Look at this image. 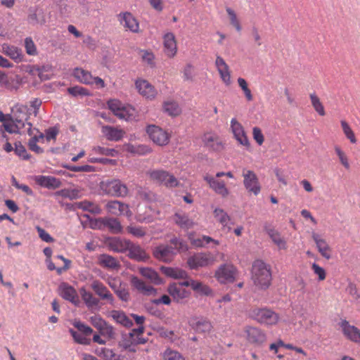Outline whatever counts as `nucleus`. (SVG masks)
<instances>
[{
  "mask_svg": "<svg viewBox=\"0 0 360 360\" xmlns=\"http://www.w3.org/2000/svg\"><path fill=\"white\" fill-rule=\"evenodd\" d=\"M170 243L175 250L176 253L179 251H186L188 249L186 244L182 240L177 238L171 239Z\"/></svg>",
  "mask_w": 360,
  "mask_h": 360,
  "instance_id": "69168bd1",
  "label": "nucleus"
},
{
  "mask_svg": "<svg viewBox=\"0 0 360 360\" xmlns=\"http://www.w3.org/2000/svg\"><path fill=\"white\" fill-rule=\"evenodd\" d=\"M128 233L135 237L141 238L146 235V231L141 226H129L127 228Z\"/></svg>",
  "mask_w": 360,
  "mask_h": 360,
  "instance_id": "774afa93",
  "label": "nucleus"
},
{
  "mask_svg": "<svg viewBox=\"0 0 360 360\" xmlns=\"http://www.w3.org/2000/svg\"><path fill=\"white\" fill-rule=\"evenodd\" d=\"M205 180L208 183L210 187L217 194L222 197H226L229 191L226 186L224 181L218 180L214 176H205Z\"/></svg>",
  "mask_w": 360,
  "mask_h": 360,
  "instance_id": "a878e982",
  "label": "nucleus"
},
{
  "mask_svg": "<svg viewBox=\"0 0 360 360\" xmlns=\"http://www.w3.org/2000/svg\"><path fill=\"white\" fill-rule=\"evenodd\" d=\"M163 359L164 360H185L179 352L171 349H167L164 352Z\"/></svg>",
  "mask_w": 360,
  "mask_h": 360,
  "instance_id": "680f3d73",
  "label": "nucleus"
},
{
  "mask_svg": "<svg viewBox=\"0 0 360 360\" xmlns=\"http://www.w3.org/2000/svg\"><path fill=\"white\" fill-rule=\"evenodd\" d=\"M311 269L313 270L314 274L316 276H317L318 280L319 281H322L326 279V270L323 267L320 266L316 263H313L311 264Z\"/></svg>",
  "mask_w": 360,
  "mask_h": 360,
  "instance_id": "338daca9",
  "label": "nucleus"
},
{
  "mask_svg": "<svg viewBox=\"0 0 360 360\" xmlns=\"http://www.w3.org/2000/svg\"><path fill=\"white\" fill-rule=\"evenodd\" d=\"M139 274L150 283L160 285L163 283L157 271L150 267H139Z\"/></svg>",
  "mask_w": 360,
  "mask_h": 360,
  "instance_id": "2f4dec72",
  "label": "nucleus"
},
{
  "mask_svg": "<svg viewBox=\"0 0 360 360\" xmlns=\"http://www.w3.org/2000/svg\"><path fill=\"white\" fill-rule=\"evenodd\" d=\"M103 279L114 292L122 285V281L118 277L109 276L107 277H103Z\"/></svg>",
  "mask_w": 360,
  "mask_h": 360,
  "instance_id": "052dcab7",
  "label": "nucleus"
},
{
  "mask_svg": "<svg viewBox=\"0 0 360 360\" xmlns=\"http://www.w3.org/2000/svg\"><path fill=\"white\" fill-rule=\"evenodd\" d=\"M25 48L26 53L30 56H36L37 54V49L33 40L30 37H27L25 39Z\"/></svg>",
  "mask_w": 360,
  "mask_h": 360,
  "instance_id": "0e129e2a",
  "label": "nucleus"
},
{
  "mask_svg": "<svg viewBox=\"0 0 360 360\" xmlns=\"http://www.w3.org/2000/svg\"><path fill=\"white\" fill-rule=\"evenodd\" d=\"M215 257L210 252H199L190 257L187 264L190 269H198L212 265L215 262Z\"/></svg>",
  "mask_w": 360,
  "mask_h": 360,
  "instance_id": "6e6552de",
  "label": "nucleus"
},
{
  "mask_svg": "<svg viewBox=\"0 0 360 360\" xmlns=\"http://www.w3.org/2000/svg\"><path fill=\"white\" fill-rule=\"evenodd\" d=\"M248 316L266 326H275L280 321L278 314L268 308H252L249 310Z\"/></svg>",
  "mask_w": 360,
  "mask_h": 360,
  "instance_id": "7ed1b4c3",
  "label": "nucleus"
},
{
  "mask_svg": "<svg viewBox=\"0 0 360 360\" xmlns=\"http://www.w3.org/2000/svg\"><path fill=\"white\" fill-rule=\"evenodd\" d=\"M135 88L141 96L148 100H154L158 95V91L155 86L144 79H136Z\"/></svg>",
  "mask_w": 360,
  "mask_h": 360,
  "instance_id": "f8f14e48",
  "label": "nucleus"
},
{
  "mask_svg": "<svg viewBox=\"0 0 360 360\" xmlns=\"http://www.w3.org/2000/svg\"><path fill=\"white\" fill-rule=\"evenodd\" d=\"M130 283L135 290L143 295H154L157 293L155 288L136 276H130Z\"/></svg>",
  "mask_w": 360,
  "mask_h": 360,
  "instance_id": "aec40b11",
  "label": "nucleus"
},
{
  "mask_svg": "<svg viewBox=\"0 0 360 360\" xmlns=\"http://www.w3.org/2000/svg\"><path fill=\"white\" fill-rule=\"evenodd\" d=\"M244 333L247 340L251 344L260 345L266 340V333L257 327L246 326Z\"/></svg>",
  "mask_w": 360,
  "mask_h": 360,
  "instance_id": "ddd939ff",
  "label": "nucleus"
},
{
  "mask_svg": "<svg viewBox=\"0 0 360 360\" xmlns=\"http://www.w3.org/2000/svg\"><path fill=\"white\" fill-rule=\"evenodd\" d=\"M110 317L124 327L130 328L133 325L132 321L122 311L112 310L110 313Z\"/></svg>",
  "mask_w": 360,
  "mask_h": 360,
  "instance_id": "c9c22d12",
  "label": "nucleus"
},
{
  "mask_svg": "<svg viewBox=\"0 0 360 360\" xmlns=\"http://www.w3.org/2000/svg\"><path fill=\"white\" fill-rule=\"evenodd\" d=\"M204 146L210 150L219 151L223 149L224 145L219 136L214 131H207L202 136Z\"/></svg>",
  "mask_w": 360,
  "mask_h": 360,
  "instance_id": "6ab92c4d",
  "label": "nucleus"
},
{
  "mask_svg": "<svg viewBox=\"0 0 360 360\" xmlns=\"http://www.w3.org/2000/svg\"><path fill=\"white\" fill-rule=\"evenodd\" d=\"M75 206L78 209L89 212L94 214H100L102 212V210L98 205L88 200L78 202L75 204Z\"/></svg>",
  "mask_w": 360,
  "mask_h": 360,
  "instance_id": "ea45409f",
  "label": "nucleus"
},
{
  "mask_svg": "<svg viewBox=\"0 0 360 360\" xmlns=\"http://www.w3.org/2000/svg\"><path fill=\"white\" fill-rule=\"evenodd\" d=\"M105 227H108L114 233L122 231L120 222L115 218H105Z\"/></svg>",
  "mask_w": 360,
  "mask_h": 360,
  "instance_id": "5fc2aeb1",
  "label": "nucleus"
},
{
  "mask_svg": "<svg viewBox=\"0 0 360 360\" xmlns=\"http://www.w3.org/2000/svg\"><path fill=\"white\" fill-rule=\"evenodd\" d=\"M268 235L270 237L272 242L277 246L278 250H287V240L285 239L283 236H281V234L278 231L274 229H271L268 231Z\"/></svg>",
  "mask_w": 360,
  "mask_h": 360,
  "instance_id": "e433bc0d",
  "label": "nucleus"
},
{
  "mask_svg": "<svg viewBox=\"0 0 360 360\" xmlns=\"http://www.w3.org/2000/svg\"><path fill=\"white\" fill-rule=\"evenodd\" d=\"M334 150L337 157L338 158L340 163L342 165V167L347 170L349 169L351 165L349 162V157L346 153L339 146H335Z\"/></svg>",
  "mask_w": 360,
  "mask_h": 360,
  "instance_id": "de8ad7c7",
  "label": "nucleus"
},
{
  "mask_svg": "<svg viewBox=\"0 0 360 360\" xmlns=\"http://www.w3.org/2000/svg\"><path fill=\"white\" fill-rule=\"evenodd\" d=\"M340 124L345 137L350 141L351 143H356L357 140L354 132L349 124L345 120H341Z\"/></svg>",
  "mask_w": 360,
  "mask_h": 360,
  "instance_id": "603ef678",
  "label": "nucleus"
},
{
  "mask_svg": "<svg viewBox=\"0 0 360 360\" xmlns=\"http://www.w3.org/2000/svg\"><path fill=\"white\" fill-rule=\"evenodd\" d=\"M131 241L120 238H112L108 240L109 248L117 252H124L128 250Z\"/></svg>",
  "mask_w": 360,
  "mask_h": 360,
  "instance_id": "72a5a7b5",
  "label": "nucleus"
},
{
  "mask_svg": "<svg viewBox=\"0 0 360 360\" xmlns=\"http://www.w3.org/2000/svg\"><path fill=\"white\" fill-rule=\"evenodd\" d=\"M167 292L176 302H179L190 295V292L176 283L169 285Z\"/></svg>",
  "mask_w": 360,
  "mask_h": 360,
  "instance_id": "473e14b6",
  "label": "nucleus"
},
{
  "mask_svg": "<svg viewBox=\"0 0 360 360\" xmlns=\"http://www.w3.org/2000/svg\"><path fill=\"white\" fill-rule=\"evenodd\" d=\"M242 176L243 185L248 193L257 195L261 192L262 186L257 174L252 170L243 169Z\"/></svg>",
  "mask_w": 360,
  "mask_h": 360,
  "instance_id": "0eeeda50",
  "label": "nucleus"
},
{
  "mask_svg": "<svg viewBox=\"0 0 360 360\" xmlns=\"http://www.w3.org/2000/svg\"><path fill=\"white\" fill-rule=\"evenodd\" d=\"M213 214L217 221H218L223 228H227L229 230H231L230 224H231V220L226 212L218 207L214 209Z\"/></svg>",
  "mask_w": 360,
  "mask_h": 360,
  "instance_id": "4c0bfd02",
  "label": "nucleus"
},
{
  "mask_svg": "<svg viewBox=\"0 0 360 360\" xmlns=\"http://www.w3.org/2000/svg\"><path fill=\"white\" fill-rule=\"evenodd\" d=\"M81 297L88 308L97 307L99 304V300L91 292L87 291L84 288L79 290Z\"/></svg>",
  "mask_w": 360,
  "mask_h": 360,
  "instance_id": "58836bf2",
  "label": "nucleus"
},
{
  "mask_svg": "<svg viewBox=\"0 0 360 360\" xmlns=\"http://www.w3.org/2000/svg\"><path fill=\"white\" fill-rule=\"evenodd\" d=\"M231 130L238 143L243 146H250V141L244 127L236 118H232L231 120Z\"/></svg>",
  "mask_w": 360,
  "mask_h": 360,
  "instance_id": "dca6fc26",
  "label": "nucleus"
},
{
  "mask_svg": "<svg viewBox=\"0 0 360 360\" xmlns=\"http://www.w3.org/2000/svg\"><path fill=\"white\" fill-rule=\"evenodd\" d=\"M188 323L192 328L199 333H207L210 331L212 328L210 322L202 317H191Z\"/></svg>",
  "mask_w": 360,
  "mask_h": 360,
  "instance_id": "cd10ccee",
  "label": "nucleus"
},
{
  "mask_svg": "<svg viewBox=\"0 0 360 360\" xmlns=\"http://www.w3.org/2000/svg\"><path fill=\"white\" fill-rule=\"evenodd\" d=\"M31 112L27 105L17 104L12 109V115L0 112V122L4 129L10 134H22L27 132L29 136L33 134L32 124L28 122Z\"/></svg>",
  "mask_w": 360,
  "mask_h": 360,
  "instance_id": "f257e3e1",
  "label": "nucleus"
},
{
  "mask_svg": "<svg viewBox=\"0 0 360 360\" xmlns=\"http://www.w3.org/2000/svg\"><path fill=\"white\" fill-rule=\"evenodd\" d=\"M226 12L228 15L230 25L236 30V32H240L242 30V25L237 13L231 7H226Z\"/></svg>",
  "mask_w": 360,
  "mask_h": 360,
  "instance_id": "79ce46f5",
  "label": "nucleus"
},
{
  "mask_svg": "<svg viewBox=\"0 0 360 360\" xmlns=\"http://www.w3.org/2000/svg\"><path fill=\"white\" fill-rule=\"evenodd\" d=\"M215 66L222 82L227 86H230L232 83L231 70L228 64L220 56L216 57Z\"/></svg>",
  "mask_w": 360,
  "mask_h": 360,
  "instance_id": "f3484780",
  "label": "nucleus"
},
{
  "mask_svg": "<svg viewBox=\"0 0 360 360\" xmlns=\"http://www.w3.org/2000/svg\"><path fill=\"white\" fill-rule=\"evenodd\" d=\"M32 136H33L28 143L30 149L37 154L43 153V149L37 145V142L44 140V135L42 133H39V135H36L33 133Z\"/></svg>",
  "mask_w": 360,
  "mask_h": 360,
  "instance_id": "09e8293b",
  "label": "nucleus"
},
{
  "mask_svg": "<svg viewBox=\"0 0 360 360\" xmlns=\"http://www.w3.org/2000/svg\"><path fill=\"white\" fill-rule=\"evenodd\" d=\"M69 332L77 343L85 345L90 344V340L86 337V335L77 332L72 328L69 329Z\"/></svg>",
  "mask_w": 360,
  "mask_h": 360,
  "instance_id": "13d9d810",
  "label": "nucleus"
},
{
  "mask_svg": "<svg viewBox=\"0 0 360 360\" xmlns=\"http://www.w3.org/2000/svg\"><path fill=\"white\" fill-rule=\"evenodd\" d=\"M311 237L321 257L326 259H330L332 257V248L323 236L313 231L311 233Z\"/></svg>",
  "mask_w": 360,
  "mask_h": 360,
  "instance_id": "9d476101",
  "label": "nucleus"
},
{
  "mask_svg": "<svg viewBox=\"0 0 360 360\" xmlns=\"http://www.w3.org/2000/svg\"><path fill=\"white\" fill-rule=\"evenodd\" d=\"M99 264L105 268L116 269L120 266V262L113 257L108 255H101L98 257Z\"/></svg>",
  "mask_w": 360,
  "mask_h": 360,
  "instance_id": "a19ab883",
  "label": "nucleus"
},
{
  "mask_svg": "<svg viewBox=\"0 0 360 360\" xmlns=\"http://www.w3.org/2000/svg\"><path fill=\"white\" fill-rule=\"evenodd\" d=\"M34 179L38 185L47 188H57L61 185L60 181L52 176L38 175Z\"/></svg>",
  "mask_w": 360,
  "mask_h": 360,
  "instance_id": "c756f323",
  "label": "nucleus"
},
{
  "mask_svg": "<svg viewBox=\"0 0 360 360\" xmlns=\"http://www.w3.org/2000/svg\"><path fill=\"white\" fill-rule=\"evenodd\" d=\"M341 328L345 336L349 340L360 343V330L354 326L350 325L347 321L341 322Z\"/></svg>",
  "mask_w": 360,
  "mask_h": 360,
  "instance_id": "bb28decb",
  "label": "nucleus"
},
{
  "mask_svg": "<svg viewBox=\"0 0 360 360\" xmlns=\"http://www.w3.org/2000/svg\"><path fill=\"white\" fill-rule=\"evenodd\" d=\"M162 271L167 276L174 279H181L187 278V272L181 269L162 267Z\"/></svg>",
  "mask_w": 360,
  "mask_h": 360,
  "instance_id": "37998d69",
  "label": "nucleus"
},
{
  "mask_svg": "<svg viewBox=\"0 0 360 360\" xmlns=\"http://www.w3.org/2000/svg\"><path fill=\"white\" fill-rule=\"evenodd\" d=\"M60 295L64 299L71 302L75 305L79 303L77 293L74 288L66 283H63L60 285Z\"/></svg>",
  "mask_w": 360,
  "mask_h": 360,
  "instance_id": "f704fd0d",
  "label": "nucleus"
},
{
  "mask_svg": "<svg viewBox=\"0 0 360 360\" xmlns=\"http://www.w3.org/2000/svg\"><path fill=\"white\" fill-rule=\"evenodd\" d=\"M150 179L167 188H175L179 186V181L172 174L163 169H151L147 172Z\"/></svg>",
  "mask_w": 360,
  "mask_h": 360,
  "instance_id": "423d86ee",
  "label": "nucleus"
},
{
  "mask_svg": "<svg viewBox=\"0 0 360 360\" xmlns=\"http://www.w3.org/2000/svg\"><path fill=\"white\" fill-rule=\"evenodd\" d=\"M100 188L105 194L117 198H123L128 195L127 186L118 179H112L103 181L100 184Z\"/></svg>",
  "mask_w": 360,
  "mask_h": 360,
  "instance_id": "39448f33",
  "label": "nucleus"
},
{
  "mask_svg": "<svg viewBox=\"0 0 360 360\" xmlns=\"http://www.w3.org/2000/svg\"><path fill=\"white\" fill-rule=\"evenodd\" d=\"M252 280L258 288L266 289L271 284V267L262 260H256L252 266Z\"/></svg>",
  "mask_w": 360,
  "mask_h": 360,
  "instance_id": "f03ea898",
  "label": "nucleus"
},
{
  "mask_svg": "<svg viewBox=\"0 0 360 360\" xmlns=\"http://www.w3.org/2000/svg\"><path fill=\"white\" fill-rule=\"evenodd\" d=\"M345 292L354 302H356L360 299V290L358 289L356 285L352 282L349 283L347 285Z\"/></svg>",
  "mask_w": 360,
  "mask_h": 360,
  "instance_id": "4d7b16f0",
  "label": "nucleus"
},
{
  "mask_svg": "<svg viewBox=\"0 0 360 360\" xmlns=\"http://www.w3.org/2000/svg\"><path fill=\"white\" fill-rule=\"evenodd\" d=\"M1 51L16 63H20L23 60L24 55L22 50L16 46L4 44L1 46Z\"/></svg>",
  "mask_w": 360,
  "mask_h": 360,
  "instance_id": "7c9ffc66",
  "label": "nucleus"
},
{
  "mask_svg": "<svg viewBox=\"0 0 360 360\" xmlns=\"http://www.w3.org/2000/svg\"><path fill=\"white\" fill-rule=\"evenodd\" d=\"M239 87L241 89L243 92L244 93L245 97L247 101H251L253 99V96L250 89L248 87V84L247 81L242 77H239L237 79Z\"/></svg>",
  "mask_w": 360,
  "mask_h": 360,
  "instance_id": "6e6d98bb",
  "label": "nucleus"
},
{
  "mask_svg": "<svg viewBox=\"0 0 360 360\" xmlns=\"http://www.w3.org/2000/svg\"><path fill=\"white\" fill-rule=\"evenodd\" d=\"M91 289L103 300H106L110 304H113L115 299L112 294L107 287L98 280H94L91 283Z\"/></svg>",
  "mask_w": 360,
  "mask_h": 360,
  "instance_id": "b1692460",
  "label": "nucleus"
},
{
  "mask_svg": "<svg viewBox=\"0 0 360 360\" xmlns=\"http://www.w3.org/2000/svg\"><path fill=\"white\" fill-rule=\"evenodd\" d=\"M192 290L200 295L210 296L212 294V290L204 283L199 281H194Z\"/></svg>",
  "mask_w": 360,
  "mask_h": 360,
  "instance_id": "a18cd8bd",
  "label": "nucleus"
},
{
  "mask_svg": "<svg viewBox=\"0 0 360 360\" xmlns=\"http://www.w3.org/2000/svg\"><path fill=\"white\" fill-rule=\"evenodd\" d=\"M309 98L311 100V105L314 108V110L320 116H324L326 115L325 108L318 96L316 94H311L309 95Z\"/></svg>",
  "mask_w": 360,
  "mask_h": 360,
  "instance_id": "8fccbe9b",
  "label": "nucleus"
},
{
  "mask_svg": "<svg viewBox=\"0 0 360 360\" xmlns=\"http://www.w3.org/2000/svg\"><path fill=\"white\" fill-rule=\"evenodd\" d=\"M153 255L159 260L169 262L172 261L174 255H176V251L172 245H162L155 248Z\"/></svg>",
  "mask_w": 360,
  "mask_h": 360,
  "instance_id": "393cba45",
  "label": "nucleus"
},
{
  "mask_svg": "<svg viewBox=\"0 0 360 360\" xmlns=\"http://www.w3.org/2000/svg\"><path fill=\"white\" fill-rule=\"evenodd\" d=\"M105 208L109 213L116 216H126L130 218L132 216V212L130 210L129 205L118 200L109 201L105 205Z\"/></svg>",
  "mask_w": 360,
  "mask_h": 360,
  "instance_id": "2eb2a0df",
  "label": "nucleus"
},
{
  "mask_svg": "<svg viewBox=\"0 0 360 360\" xmlns=\"http://www.w3.org/2000/svg\"><path fill=\"white\" fill-rule=\"evenodd\" d=\"M117 20L120 25L123 26L126 30L134 33L139 31V23L136 18L129 12H122L117 15Z\"/></svg>",
  "mask_w": 360,
  "mask_h": 360,
  "instance_id": "4468645a",
  "label": "nucleus"
},
{
  "mask_svg": "<svg viewBox=\"0 0 360 360\" xmlns=\"http://www.w3.org/2000/svg\"><path fill=\"white\" fill-rule=\"evenodd\" d=\"M172 219L179 227L184 230L193 229L197 225V222L188 214L184 212H176Z\"/></svg>",
  "mask_w": 360,
  "mask_h": 360,
  "instance_id": "5701e85b",
  "label": "nucleus"
},
{
  "mask_svg": "<svg viewBox=\"0 0 360 360\" xmlns=\"http://www.w3.org/2000/svg\"><path fill=\"white\" fill-rule=\"evenodd\" d=\"M108 108L120 120L129 121L136 117V111L130 105L122 103L117 99H110L107 103Z\"/></svg>",
  "mask_w": 360,
  "mask_h": 360,
  "instance_id": "20e7f679",
  "label": "nucleus"
},
{
  "mask_svg": "<svg viewBox=\"0 0 360 360\" xmlns=\"http://www.w3.org/2000/svg\"><path fill=\"white\" fill-rule=\"evenodd\" d=\"M236 274V268L229 264L221 265L215 271L214 277L218 282L222 284L232 283L235 280Z\"/></svg>",
  "mask_w": 360,
  "mask_h": 360,
  "instance_id": "9b49d317",
  "label": "nucleus"
},
{
  "mask_svg": "<svg viewBox=\"0 0 360 360\" xmlns=\"http://www.w3.org/2000/svg\"><path fill=\"white\" fill-rule=\"evenodd\" d=\"M103 136L108 141H119L122 139L126 132L120 127L101 125Z\"/></svg>",
  "mask_w": 360,
  "mask_h": 360,
  "instance_id": "a211bd4d",
  "label": "nucleus"
},
{
  "mask_svg": "<svg viewBox=\"0 0 360 360\" xmlns=\"http://www.w3.org/2000/svg\"><path fill=\"white\" fill-rule=\"evenodd\" d=\"M163 109L165 112L171 116H176L181 113V108L176 102L169 101L164 103Z\"/></svg>",
  "mask_w": 360,
  "mask_h": 360,
  "instance_id": "3c124183",
  "label": "nucleus"
},
{
  "mask_svg": "<svg viewBox=\"0 0 360 360\" xmlns=\"http://www.w3.org/2000/svg\"><path fill=\"white\" fill-rule=\"evenodd\" d=\"M90 323L96 328L103 335L112 338L115 333L113 328L107 323L99 315H94L89 319Z\"/></svg>",
  "mask_w": 360,
  "mask_h": 360,
  "instance_id": "412c9836",
  "label": "nucleus"
},
{
  "mask_svg": "<svg viewBox=\"0 0 360 360\" xmlns=\"http://www.w3.org/2000/svg\"><path fill=\"white\" fill-rule=\"evenodd\" d=\"M193 234L190 233L188 235V239L191 240V243L196 247H203L205 245L209 244L210 243H213L214 245H219V241L212 238L210 236H203L202 238L198 239L193 238Z\"/></svg>",
  "mask_w": 360,
  "mask_h": 360,
  "instance_id": "49530a36",
  "label": "nucleus"
},
{
  "mask_svg": "<svg viewBox=\"0 0 360 360\" xmlns=\"http://www.w3.org/2000/svg\"><path fill=\"white\" fill-rule=\"evenodd\" d=\"M73 76L81 83L90 84L92 79V75L90 72L77 68L73 71Z\"/></svg>",
  "mask_w": 360,
  "mask_h": 360,
  "instance_id": "c03bdc74",
  "label": "nucleus"
},
{
  "mask_svg": "<svg viewBox=\"0 0 360 360\" xmlns=\"http://www.w3.org/2000/svg\"><path fill=\"white\" fill-rule=\"evenodd\" d=\"M163 51L168 58H174L177 53V44L175 35L167 32L163 36Z\"/></svg>",
  "mask_w": 360,
  "mask_h": 360,
  "instance_id": "4be33fe9",
  "label": "nucleus"
},
{
  "mask_svg": "<svg viewBox=\"0 0 360 360\" xmlns=\"http://www.w3.org/2000/svg\"><path fill=\"white\" fill-rule=\"evenodd\" d=\"M61 196L69 198L70 200L77 199L80 197V191L79 189H63L58 192Z\"/></svg>",
  "mask_w": 360,
  "mask_h": 360,
  "instance_id": "bf43d9fd",
  "label": "nucleus"
},
{
  "mask_svg": "<svg viewBox=\"0 0 360 360\" xmlns=\"http://www.w3.org/2000/svg\"><path fill=\"white\" fill-rule=\"evenodd\" d=\"M134 339L130 338V333L128 336L125 337L122 342H120V345L126 350H129V352H136L135 345L134 342Z\"/></svg>",
  "mask_w": 360,
  "mask_h": 360,
  "instance_id": "e2e57ef3",
  "label": "nucleus"
},
{
  "mask_svg": "<svg viewBox=\"0 0 360 360\" xmlns=\"http://www.w3.org/2000/svg\"><path fill=\"white\" fill-rule=\"evenodd\" d=\"M146 131L150 140L158 146H166L169 142V134L158 126L150 125L147 127Z\"/></svg>",
  "mask_w": 360,
  "mask_h": 360,
  "instance_id": "1a4fd4ad",
  "label": "nucleus"
},
{
  "mask_svg": "<svg viewBox=\"0 0 360 360\" xmlns=\"http://www.w3.org/2000/svg\"><path fill=\"white\" fill-rule=\"evenodd\" d=\"M127 251H129L128 257L137 262H146L149 258V255L139 245L131 242Z\"/></svg>",
  "mask_w": 360,
  "mask_h": 360,
  "instance_id": "c85d7f7f",
  "label": "nucleus"
},
{
  "mask_svg": "<svg viewBox=\"0 0 360 360\" xmlns=\"http://www.w3.org/2000/svg\"><path fill=\"white\" fill-rule=\"evenodd\" d=\"M91 150L94 154H98L105 156L116 157L118 155L117 150L113 148H105L100 146L93 147Z\"/></svg>",
  "mask_w": 360,
  "mask_h": 360,
  "instance_id": "864d4df0",
  "label": "nucleus"
}]
</instances>
